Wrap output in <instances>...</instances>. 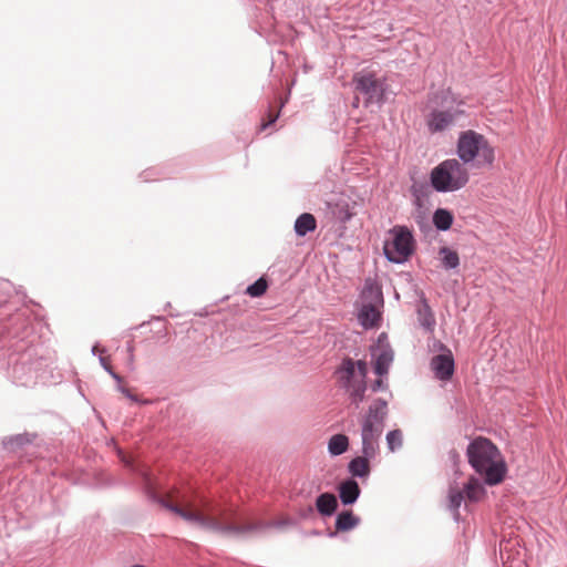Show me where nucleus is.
Masks as SVG:
<instances>
[{
  "label": "nucleus",
  "instance_id": "nucleus-4",
  "mask_svg": "<svg viewBox=\"0 0 567 567\" xmlns=\"http://www.w3.org/2000/svg\"><path fill=\"white\" fill-rule=\"evenodd\" d=\"M336 374L338 382L353 404L358 405L364 400L367 391L365 378L368 374V367L364 361L359 360L355 362L352 359H344Z\"/></svg>",
  "mask_w": 567,
  "mask_h": 567
},
{
  "label": "nucleus",
  "instance_id": "nucleus-23",
  "mask_svg": "<svg viewBox=\"0 0 567 567\" xmlns=\"http://www.w3.org/2000/svg\"><path fill=\"white\" fill-rule=\"evenodd\" d=\"M439 254L442 258L444 268L453 269L460 265V257L455 250H452L449 247H442Z\"/></svg>",
  "mask_w": 567,
  "mask_h": 567
},
{
  "label": "nucleus",
  "instance_id": "nucleus-25",
  "mask_svg": "<svg viewBox=\"0 0 567 567\" xmlns=\"http://www.w3.org/2000/svg\"><path fill=\"white\" fill-rule=\"evenodd\" d=\"M392 362V354L389 351H382L375 360L374 372L382 377L388 373L390 363Z\"/></svg>",
  "mask_w": 567,
  "mask_h": 567
},
{
  "label": "nucleus",
  "instance_id": "nucleus-5",
  "mask_svg": "<svg viewBox=\"0 0 567 567\" xmlns=\"http://www.w3.org/2000/svg\"><path fill=\"white\" fill-rule=\"evenodd\" d=\"M457 155L464 165L477 158L478 164L492 166L495 161L494 147L484 135L472 130L461 133Z\"/></svg>",
  "mask_w": 567,
  "mask_h": 567
},
{
  "label": "nucleus",
  "instance_id": "nucleus-31",
  "mask_svg": "<svg viewBox=\"0 0 567 567\" xmlns=\"http://www.w3.org/2000/svg\"><path fill=\"white\" fill-rule=\"evenodd\" d=\"M127 351H128V365L131 367V369H133V362H134L133 351H134V347H133L132 343L128 344Z\"/></svg>",
  "mask_w": 567,
  "mask_h": 567
},
{
  "label": "nucleus",
  "instance_id": "nucleus-10",
  "mask_svg": "<svg viewBox=\"0 0 567 567\" xmlns=\"http://www.w3.org/2000/svg\"><path fill=\"white\" fill-rule=\"evenodd\" d=\"M431 368L437 379L450 380L454 373V359L451 351L434 355L431 360Z\"/></svg>",
  "mask_w": 567,
  "mask_h": 567
},
{
  "label": "nucleus",
  "instance_id": "nucleus-34",
  "mask_svg": "<svg viewBox=\"0 0 567 567\" xmlns=\"http://www.w3.org/2000/svg\"><path fill=\"white\" fill-rule=\"evenodd\" d=\"M122 392H123L126 396H128L130 399L135 400V398L130 393V391H128V390H126V389H122Z\"/></svg>",
  "mask_w": 567,
  "mask_h": 567
},
{
  "label": "nucleus",
  "instance_id": "nucleus-27",
  "mask_svg": "<svg viewBox=\"0 0 567 567\" xmlns=\"http://www.w3.org/2000/svg\"><path fill=\"white\" fill-rule=\"evenodd\" d=\"M268 288V282L265 278H259L252 285L248 286L246 289V293L250 297H260L262 296Z\"/></svg>",
  "mask_w": 567,
  "mask_h": 567
},
{
  "label": "nucleus",
  "instance_id": "nucleus-1",
  "mask_svg": "<svg viewBox=\"0 0 567 567\" xmlns=\"http://www.w3.org/2000/svg\"><path fill=\"white\" fill-rule=\"evenodd\" d=\"M153 497L165 508L204 529L223 534H243L252 526H240L229 520L228 514L206 498H190L177 491Z\"/></svg>",
  "mask_w": 567,
  "mask_h": 567
},
{
  "label": "nucleus",
  "instance_id": "nucleus-21",
  "mask_svg": "<svg viewBox=\"0 0 567 567\" xmlns=\"http://www.w3.org/2000/svg\"><path fill=\"white\" fill-rule=\"evenodd\" d=\"M331 209L333 215L342 223L350 220L354 216L352 207L346 200H339L331 205Z\"/></svg>",
  "mask_w": 567,
  "mask_h": 567
},
{
  "label": "nucleus",
  "instance_id": "nucleus-19",
  "mask_svg": "<svg viewBox=\"0 0 567 567\" xmlns=\"http://www.w3.org/2000/svg\"><path fill=\"white\" fill-rule=\"evenodd\" d=\"M349 447V439L344 434H334L328 442V451L331 455H341Z\"/></svg>",
  "mask_w": 567,
  "mask_h": 567
},
{
  "label": "nucleus",
  "instance_id": "nucleus-26",
  "mask_svg": "<svg viewBox=\"0 0 567 567\" xmlns=\"http://www.w3.org/2000/svg\"><path fill=\"white\" fill-rule=\"evenodd\" d=\"M386 445L391 452H395L403 445V433L401 430H393L386 434Z\"/></svg>",
  "mask_w": 567,
  "mask_h": 567
},
{
  "label": "nucleus",
  "instance_id": "nucleus-28",
  "mask_svg": "<svg viewBox=\"0 0 567 567\" xmlns=\"http://www.w3.org/2000/svg\"><path fill=\"white\" fill-rule=\"evenodd\" d=\"M465 497L464 489L452 488L449 495L451 509L456 512Z\"/></svg>",
  "mask_w": 567,
  "mask_h": 567
},
{
  "label": "nucleus",
  "instance_id": "nucleus-15",
  "mask_svg": "<svg viewBox=\"0 0 567 567\" xmlns=\"http://www.w3.org/2000/svg\"><path fill=\"white\" fill-rule=\"evenodd\" d=\"M338 506L337 497L331 493H322L317 497L316 507L322 516H331Z\"/></svg>",
  "mask_w": 567,
  "mask_h": 567
},
{
  "label": "nucleus",
  "instance_id": "nucleus-22",
  "mask_svg": "<svg viewBox=\"0 0 567 567\" xmlns=\"http://www.w3.org/2000/svg\"><path fill=\"white\" fill-rule=\"evenodd\" d=\"M433 223L440 230H447L453 223V215L443 208H439L433 215Z\"/></svg>",
  "mask_w": 567,
  "mask_h": 567
},
{
  "label": "nucleus",
  "instance_id": "nucleus-6",
  "mask_svg": "<svg viewBox=\"0 0 567 567\" xmlns=\"http://www.w3.org/2000/svg\"><path fill=\"white\" fill-rule=\"evenodd\" d=\"M385 257L395 264L406 261L415 250V240L406 226L396 225L389 230V239L384 243Z\"/></svg>",
  "mask_w": 567,
  "mask_h": 567
},
{
  "label": "nucleus",
  "instance_id": "nucleus-8",
  "mask_svg": "<svg viewBox=\"0 0 567 567\" xmlns=\"http://www.w3.org/2000/svg\"><path fill=\"white\" fill-rule=\"evenodd\" d=\"M383 425L363 421L362 424V452L367 457H373L378 450V441L382 433Z\"/></svg>",
  "mask_w": 567,
  "mask_h": 567
},
{
  "label": "nucleus",
  "instance_id": "nucleus-14",
  "mask_svg": "<svg viewBox=\"0 0 567 567\" xmlns=\"http://www.w3.org/2000/svg\"><path fill=\"white\" fill-rule=\"evenodd\" d=\"M339 495L344 505L353 504L360 495V487L355 481L348 480L340 484Z\"/></svg>",
  "mask_w": 567,
  "mask_h": 567
},
{
  "label": "nucleus",
  "instance_id": "nucleus-7",
  "mask_svg": "<svg viewBox=\"0 0 567 567\" xmlns=\"http://www.w3.org/2000/svg\"><path fill=\"white\" fill-rule=\"evenodd\" d=\"M355 90L365 96V104L380 103L384 96V83L372 72H359L354 75Z\"/></svg>",
  "mask_w": 567,
  "mask_h": 567
},
{
  "label": "nucleus",
  "instance_id": "nucleus-18",
  "mask_svg": "<svg viewBox=\"0 0 567 567\" xmlns=\"http://www.w3.org/2000/svg\"><path fill=\"white\" fill-rule=\"evenodd\" d=\"M316 227L317 220L315 216L309 213L301 214L295 223V230L298 236H305L309 231H313Z\"/></svg>",
  "mask_w": 567,
  "mask_h": 567
},
{
  "label": "nucleus",
  "instance_id": "nucleus-32",
  "mask_svg": "<svg viewBox=\"0 0 567 567\" xmlns=\"http://www.w3.org/2000/svg\"><path fill=\"white\" fill-rule=\"evenodd\" d=\"M384 388H385V384H384V382L381 379L377 380L373 383V385H372L373 391H379V390H382Z\"/></svg>",
  "mask_w": 567,
  "mask_h": 567
},
{
  "label": "nucleus",
  "instance_id": "nucleus-20",
  "mask_svg": "<svg viewBox=\"0 0 567 567\" xmlns=\"http://www.w3.org/2000/svg\"><path fill=\"white\" fill-rule=\"evenodd\" d=\"M359 524V518L351 511L342 512L336 520V529L338 532H348Z\"/></svg>",
  "mask_w": 567,
  "mask_h": 567
},
{
  "label": "nucleus",
  "instance_id": "nucleus-17",
  "mask_svg": "<svg viewBox=\"0 0 567 567\" xmlns=\"http://www.w3.org/2000/svg\"><path fill=\"white\" fill-rule=\"evenodd\" d=\"M386 415V402L379 399L375 400L370 406L364 421L383 425V420Z\"/></svg>",
  "mask_w": 567,
  "mask_h": 567
},
{
  "label": "nucleus",
  "instance_id": "nucleus-29",
  "mask_svg": "<svg viewBox=\"0 0 567 567\" xmlns=\"http://www.w3.org/2000/svg\"><path fill=\"white\" fill-rule=\"evenodd\" d=\"M100 361H101V363H102L103 368H104V369H105V370H106V371H107V372H109V373H110V374H111V375H112L116 381H118V382H121V381H122V378H121L117 373H115V372L113 371V369H112V367H111V364H110V360H109V358H104V357H102V358L100 359Z\"/></svg>",
  "mask_w": 567,
  "mask_h": 567
},
{
  "label": "nucleus",
  "instance_id": "nucleus-35",
  "mask_svg": "<svg viewBox=\"0 0 567 567\" xmlns=\"http://www.w3.org/2000/svg\"><path fill=\"white\" fill-rule=\"evenodd\" d=\"M523 565H524V559H520L517 561L516 565L512 564L509 567H523Z\"/></svg>",
  "mask_w": 567,
  "mask_h": 567
},
{
  "label": "nucleus",
  "instance_id": "nucleus-16",
  "mask_svg": "<svg viewBox=\"0 0 567 567\" xmlns=\"http://www.w3.org/2000/svg\"><path fill=\"white\" fill-rule=\"evenodd\" d=\"M464 493L470 502H480L485 496L486 491L480 480L472 476L464 486Z\"/></svg>",
  "mask_w": 567,
  "mask_h": 567
},
{
  "label": "nucleus",
  "instance_id": "nucleus-3",
  "mask_svg": "<svg viewBox=\"0 0 567 567\" xmlns=\"http://www.w3.org/2000/svg\"><path fill=\"white\" fill-rule=\"evenodd\" d=\"M430 181L436 192H455L468 183L470 173L460 159L449 158L432 169Z\"/></svg>",
  "mask_w": 567,
  "mask_h": 567
},
{
  "label": "nucleus",
  "instance_id": "nucleus-33",
  "mask_svg": "<svg viewBox=\"0 0 567 567\" xmlns=\"http://www.w3.org/2000/svg\"><path fill=\"white\" fill-rule=\"evenodd\" d=\"M508 545H509V543H506V544H502V545H501V554H502V557H504V555H505V554H508V553H509Z\"/></svg>",
  "mask_w": 567,
  "mask_h": 567
},
{
  "label": "nucleus",
  "instance_id": "nucleus-12",
  "mask_svg": "<svg viewBox=\"0 0 567 567\" xmlns=\"http://www.w3.org/2000/svg\"><path fill=\"white\" fill-rule=\"evenodd\" d=\"M381 308L361 305L358 315L360 323L365 329L378 327L381 320Z\"/></svg>",
  "mask_w": 567,
  "mask_h": 567
},
{
  "label": "nucleus",
  "instance_id": "nucleus-9",
  "mask_svg": "<svg viewBox=\"0 0 567 567\" xmlns=\"http://www.w3.org/2000/svg\"><path fill=\"white\" fill-rule=\"evenodd\" d=\"M463 114V111L460 110H446V111H433L426 120V124L429 131L431 133H437L446 130L451 125L454 124L456 118Z\"/></svg>",
  "mask_w": 567,
  "mask_h": 567
},
{
  "label": "nucleus",
  "instance_id": "nucleus-30",
  "mask_svg": "<svg viewBox=\"0 0 567 567\" xmlns=\"http://www.w3.org/2000/svg\"><path fill=\"white\" fill-rule=\"evenodd\" d=\"M279 117V111L278 112H274V111H270L268 113V120L266 122H262L261 125H260V131H264L266 130L269 125L274 124L277 118Z\"/></svg>",
  "mask_w": 567,
  "mask_h": 567
},
{
  "label": "nucleus",
  "instance_id": "nucleus-24",
  "mask_svg": "<svg viewBox=\"0 0 567 567\" xmlns=\"http://www.w3.org/2000/svg\"><path fill=\"white\" fill-rule=\"evenodd\" d=\"M349 471L354 476H365L369 473L368 457L364 455L352 460L349 464Z\"/></svg>",
  "mask_w": 567,
  "mask_h": 567
},
{
  "label": "nucleus",
  "instance_id": "nucleus-2",
  "mask_svg": "<svg viewBox=\"0 0 567 567\" xmlns=\"http://www.w3.org/2000/svg\"><path fill=\"white\" fill-rule=\"evenodd\" d=\"M468 463L487 485L503 482L507 466L498 447L488 439L476 437L466 450Z\"/></svg>",
  "mask_w": 567,
  "mask_h": 567
},
{
  "label": "nucleus",
  "instance_id": "nucleus-36",
  "mask_svg": "<svg viewBox=\"0 0 567 567\" xmlns=\"http://www.w3.org/2000/svg\"><path fill=\"white\" fill-rule=\"evenodd\" d=\"M509 558H511V556H509V554H508V555L506 556V563H508Z\"/></svg>",
  "mask_w": 567,
  "mask_h": 567
},
{
  "label": "nucleus",
  "instance_id": "nucleus-13",
  "mask_svg": "<svg viewBox=\"0 0 567 567\" xmlns=\"http://www.w3.org/2000/svg\"><path fill=\"white\" fill-rule=\"evenodd\" d=\"M416 315L420 324L432 332L435 328V318L431 307L429 306L426 299L422 298L416 305Z\"/></svg>",
  "mask_w": 567,
  "mask_h": 567
},
{
  "label": "nucleus",
  "instance_id": "nucleus-11",
  "mask_svg": "<svg viewBox=\"0 0 567 567\" xmlns=\"http://www.w3.org/2000/svg\"><path fill=\"white\" fill-rule=\"evenodd\" d=\"M360 299L363 306L383 307L382 290L372 279L365 280Z\"/></svg>",
  "mask_w": 567,
  "mask_h": 567
}]
</instances>
